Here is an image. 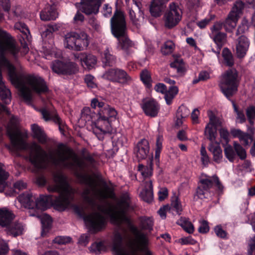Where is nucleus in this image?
Segmentation results:
<instances>
[{"instance_id": "obj_1", "label": "nucleus", "mask_w": 255, "mask_h": 255, "mask_svg": "<svg viewBox=\"0 0 255 255\" xmlns=\"http://www.w3.org/2000/svg\"><path fill=\"white\" fill-rule=\"evenodd\" d=\"M19 121L11 116L7 127L11 145L9 150L13 152L19 150H29V160L37 169L47 167L50 162L54 166L74 170L80 182L86 186L81 193L84 202L93 208H96L101 213L109 216L114 221V205L107 201L114 199V187L104 180H97L91 176L79 173L77 169L83 170L89 167H94L96 161L90 154L80 159L69 149L57 148L50 150L47 153L35 142L27 144L24 141L23 135L18 129Z\"/></svg>"}, {"instance_id": "obj_2", "label": "nucleus", "mask_w": 255, "mask_h": 255, "mask_svg": "<svg viewBox=\"0 0 255 255\" xmlns=\"http://www.w3.org/2000/svg\"><path fill=\"white\" fill-rule=\"evenodd\" d=\"M55 184L48 186L49 192H58L59 196L53 199L49 195H40L35 197L34 208L44 210L51 203L57 210H65L71 204L74 199L75 190L67 182L65 177L60 173H56L53 175Z\"/></svg>"}, {"instance_id": "obj_3", "label": "nucleus", "mask_w": 255, "mask_h": 255, "mask_svg": "<svg viewBox=\"0 0 255 255\" xmlns=\"http://www.w3.org/2000/svg\"><path fill=\"white\" fill-rule=\"evenodd\" d=\"M129 230L133 235L128 241L126 246L122 245L123 237L118 232L115 234L113 240V249L118 255H152L149 250L150 241L148 233L139 231L135 226L130 225Z\"/></svg>"}, {"instance_id": "obj_4", "label": "nucleus", "mask_w": 255, "mask_h": 255, "mask_svg": "<svg viewBox=\"0 0 255 255\" xmlns=\"http://www.w3.org/2000/svg\"><path fill=\"white\" fill-rule=\"evenodd\" d=\"M111 24L112 33L118 39L117 48L127 55L132 52L134 44L125 35L126 24L123 13L116 11L111 19Z\"/></svg>"}, {"instance_id": "obj_5", "label": "nucleus", "mask_w": 255, "mask_h": 255, "mask_svg": "<svg viewBox=\"0 0 255 255\" xmlns=\"http://www.w3.org/2000/svg\"><path fill=\"white\" fill-rule=\"evenodd\" d=\"M208 116L210 121L205 127L204 134L211 141L208 149L213 153L214 160L219 163L222 160V150L219 144L216 141V138L217 135V129L221 126V122L213 113L210 112Z\"/></svg>"}, {"instance_id": "obj_6", "label": "nucleus", "mask_w": 255, "mask_h": 255, "mask_svg": "<svg viewBox=\"0 0 255 255\" xmlns=\"http://www.w3.org/2000/svg\"><path fill=\"white\" fill-rule=\"evenodd\" d=\"M240 79L238 73L234 68L225 71L221 76L219 86L222 92L230 99L238 91Z\"/></svg>"}, {"instance_id": "obj_7", "label": "nucleus", "mask_w": 255, "mask_h": 255, "mask_svg": "<svg viewBox=\"0 0 255 255\" xmlns=\"http://www.w3.org/2000/svg\"><path fill=\"white\" fill-rule=\"evenodd\" d=\"M199 183L200 184L196 190V195L201 199L208 198L213 195V193H211L209 190L214 185H216L220 191L223 189V186L220 182L218 177L216 175L212 176L206 175L200 179Z\"/></svg>"}, {"instance_id": "obj_8", "label": "nucleus", "mask_w": 255, "mask_h": 255, "mask_svg": "<svg viewBox=\"0 0 255 255\" xmlns=\"http://www.w3.org/2000/svg\"><path fill=\"white\" fill-rule=\"evenodd\" d=\"M182 11L179 6L172 2L164 15L165 26L168 28L175 26L181 20Z\"/></svg>"}, {"instance_id": "obj_9", "label": "nucleus", "mask_w": 255, "mask_h": 255, "mask_svg": "<svg viewBox=\"0 0 255 255\" xmlns=\"http://www.w3.org/2000/svg\"><path fill=\"white\" fill-rule=\"evenodd\" d=\"M244 7V3L242 1L238 0L235 2L224 22V27L226 31H230L235 28Z\"/></svg>"}, {"instance_id": "obj_10", "label": "nucleus", "mask_w": 255, "mask_h": 255, "mask_svg": "<svg viewBox=\"0 0 255 255\" xmlns=\"http://www.w3.org/2000/svg\"><path fill=\"white\" fill-rule=\"evenodd\" d=\"M103 79L113 82H117L122 84L128 83L131 80L130 77L126 72L120 69H110L103 74Z\"/></svg>"}, {"instance_id": "obj_11", "label": "nucleus", "mask_w": 255, "mask_h": 255, "mask_svg": "<svg viewBox=\"0 0 255 255\" xmlns=\"http://www.w3.org/2000/svg\"><path fill=\"white\" fill-rule=\"evenodd\" d=\"M84 220L90 230L94 232H98L104 228L106 219L101 213L94 212L85 217Z\"/></svg>"}, {"instance_id": "obj_12", "label": "nucleus", "mask_w": 255, "mask_h": 255, "mask_svg": "<svg viewBox=\"0 0 255 255\" xmlns=\"http://www.w3.org/2000/svg\"><path fill=\"white\" fill-rule=\"evenodd\" d=\"M51 69L54 72L62 74H71L77 71V67L74 63H64L59 60L52 62Z\"/></svg>"}, {"instance_id": "obj_13", "label": "nucleus", "mask_w": 255, "mask_h": 255, "mask_svg": "<svg viewBox=\"0 0 255 255\" xmlns=\"http://www.w3.org/2000/svg\"><path fill=\"white\" fill-rule=\"evenodd\" d=\"M93 132L97 137L102 140L103 135L112 131V126L109 120L106 119H98L95 126L93 128Z\"/></svg>"}, {"instance_id": "obj_14", "label": "nucleus", "mask_w": 255, "mask_h": 255, "mask_svg": "<svg viewBox=\"0 0 255 255\" xmlns=\"http://www.w3.org/2000/svg\"><path fill=\"white\" fill-rule=\"evenodd\" d=\"M133 1L134 5L129 11V17L132 24L139 28L144 21L143 13L140 10L139 4L135 0Z\"/></svg>"}, {"instance_id": "obj_15", "label": "nucleus", "mask_w": 255, "mask_h": 255, "mask_svg": "<svg viewBox=\"0 0 255 255\" xmlns=\"http://www.w3.org/2000/svg\"><path fill=\"white\" fill-rule=\"evenodd\" d=\"M104 0H86L81 2L80 9L86 14L97 13Z\"/></svg>"}, {"instance_id": "obj_16", "label": "nucleus", "mask_w": 255, "mask_h": 255, "mask_svg": "<svg viewBox=\"0 0 255 255\" xmlns=\"http://www.w3.org/2000/svg\"><path fill=\"white\" fill-rule=\"evenodd\" d=\"M148 141L145 139L139 141L134 149V153L138 160L145 159L149 152Z\"/></svg>"}, {"instance_id": "obj_17", "label": "nucleus", "mask_w": 255, "mask_h": 255, "mask_svg": "<svg viewBox=\"0 0 255 255\" xmlns=\"http://www.w3.org/2000/svg\"><path fill=\"white\" fill-rule=\"evenodd\" d=\"M40 19L43 21L53 20L58 17L55 4L47 5L40 12Z\"/></svg>"}, {"instance_id": "obj_18", "label": "nucleus", "mask_w": 255, "mask_h": 255, "mask_svg": "<svg viewBox=\"0 0 255 255\" xmlns=\"http://www.w3.org/2000/svg\"><path fill=\"white\" fill-rule=\"evenodd\" d=\"M141 108L146 115L151 117H155L157 115L159 106L154 100L145 102L141 106Z\"/></svg>"}, {"instance_id": "obj_19", "label": "nucleus", "mask_w": 255, "mask_h": 255, "mask_svg": "<svg viewBox=\"0 0 255 255\" xmlns=\"http://www.w3.org/2000/svg\"><path fill=\"white\" fill-rule=\"evenodd\" d=\"M249 47L248 39L244 35L241 36L238 39L236 45V53L239 58L245 56Z\"/></svg>"}, {"instance_id": "obj_20", "label": "nucleus", "mask_w": 255, "mask_h": 255, "mask_svg": "<svg viewBox=\"0 0 255 255\" xmlns=\"http://www.w3.org/2000/svg\"><path fill=\"white\" fill-rule=\"evenodd\" d=\"M35 197L36 196L31 193L26 192L20 194L17 197V200L24 207L33 209L35 205Z\"/></svg>"}, {"instance_id": "obj_21", "label": "nucleus", "mask_w": 255, "mask_h": 255, "mask_svg": "<svg viewBox=\"0 0 255 255\" xmlns=\"http://www.w3.org/2000/svg\"><path fill=\"white\" fill-rule=\"evenodd\" d=\"M168 0H153L150 7V12L154 17L160 16L164 9L165 4Z\"/></svg>"}, {"instance_id": "obj_22", "label": "nucleus", "mask_w": 255, "mask_h": 255, "mask_svg": "<svg viewBox=\"0 0 255 255\" xmlns=\"http://www.w3.org/2000/svg\"><path fill=\"white\" fill-rule=\"evenodd\" d=\"M31 128L33 137L37 139L40 143H45L47 141V136L44 130L35 124L31 125Z\"/></svg>"}, {"instance_id": "obj_23", "label": "nucleus", "mask_w": 255, "mask_h": 255, "mask_svg": "<svg viewBox=\"0 0 255 255\" xmlns=\"http://www.w3.org/2000/svg\"><path fill=\"white\" fill-rule=\"evenodd\" d=\"M144 188L140 193L141 198L146 202H150L153 199V186L151 180H148L144 182Z\"/></svg>"}, {"instance_id": "obj_24", "label": "nucleus", "mask_w": 255, "mask_h": 255, "mask_svg": "<svg viewBox=\"0 0 255 255\" xmlns=\"http://www.w3.org/2000/svg\"><path fill=\"white\" fill-rule=\"evenodd\" d=\"M14 218L13 214L8 210L3 208L0 209V225L7 227L9 225Z\"/></svg>"}, {"instance_id": "obj_25", "label": "nucleus", "mask_w": 255, "mask_h": 255, "mask_svg": "<svg viewBox=\"0 0 255 255\" xmlns=\"http://www.w3.org/2000/svg\"><path fill=\"white\" fill-rule=\"evenodd\" d=\"M153 159H150L147 165L139 164L138 170L140 172L143 178L145 180L150 177L153 173Z\"/></svg>"}, {"instance_id": "obj_26", "label": "nucleus", "mask_w": 255, "mask_h": 255, "mask_svg": "<svg viewBox=\"0 0 255 255\" xmlns=\"http://www.w3.org/2000/svg\"><path fill=\"white\" fill-rule=\"evenodd\" d=\"M77 58H80L82 64L84 63L89 69L94 67L97 63L96 57L90 54L80 53Z\"/></svg>"}, {"instance_id": "obj_27", "label": "nucleus", "mask_w": 255, "mask_h": 255, "mask_svg": "<svg viewBox=\"0 0 255 255\" xmlns=\"http://www.w3.org/2000/svg\"><path fill=\"white\" fill-rule=\"evenodd\" d=\"M41 114L43 116V119L45 121H48L49 120H53L55 123H57L59 125V130L61 132H63L64 123L60 119V118L56 115L55 116L51 115L49 112L46 109H42L41 111Z\"/></svg>"}, {"instance_id": "obj_28", "label": "nucleus", "mask_w": 255, "mask_h": 255, "mask_svg": "<svg viewBox=\"0 0 255 255\" xmlns=\"http://www.w3.org/2000/svg\"><path fill=\"white\" fill-rule=\"evenodd\" d=\"M170 66L172 68L176 70L179 76H182L185 73V64L183 59L180 57L175 58L174 61L170 64Z\"/></svg>"}, {"instance_id": "obj_29", "label": "nucleus", "mask_w": 255, "mask_h": 255, "mask_svg": "<svg viewBox=\"0 0 255 255\" xmlns=\"http://www.w3.org/2000/svg\"><path fill=\"white\" fill-rule=\"evenodd\" d=\"M82 38L80 37L79 35H78V37L75 42V44L73 47V50L76 51H82L86 48L89 45V41L87 39V35L84 34L82 35Z\"/></svg>"}, {"instance_id": "obj_30", "label": "nucleus", "mask_w": 255, "mask_h": 255, "mask_svg": "<svg viewBox=\"0 0 255 255\" xmlns=\"http://www.w3.org/2000/svg\"><path fill=\"white\" fill-rule=\"evenodd\" d=\"M7 234L13 237L21 235L24 230V226L19 222H14L8 228Z\"/></svg>"}, {"instance_id": "obj_31", "label": "nucleus", "mask_w": 255, "mask_h": 255, "mask_svg": "<svg viewBox=\"0 0 255 255\" xmlns=\"http://www.w3.org/2000/svg\"><path fill=\"white\" fill-rule=\"evenodd\" d=\"M210 37L220 49L226 43L227 40V34L224 32H214L213 34H210Z\"/></svg>"}, {"instance_id": "obj_32", "label": "nucleus", "mask_w": 255, "mask_h": 255, "mask_svg": "<svg viewBox=\"0 0 255 255\" xmlns=\"http://www.w3.org/2000/svg\"><path fill=\"white\" fill-rule=\"evenodd\" d=\"M78 33L74 32L67 33L65 35V47L69 49L73 50L75 42L77 39V37H78Z\"/></svg>"}, {"instance_id": "obj_33", "label": "nucleus", "mask_w": 255, "mask_h": 255, "mask_svg": "<svg viewBox=\"0 0 255 255\" xmlns=\"http://www.w3.org/2000/svg\"><path fill=\"white\" fill-rule=\"evenodd\" d=\"M41 222L42 226V235L43 236L44 233L48 232L50 228L52 220L51 217L47 214H43L40 216Z\"/></svg>"}, {"instance_id": "obj_34", "label": "nucleus", "mask_w": 255, "mask_h": 255, "mask_svg": "<svg viewBox=\"0 0 255 255\" xmlns=\"http://www.w3.org/2000/svg\"><path fill=\"white\" fill-rule=\"evenodd\" d=\"M178 92V89L176 86H171L168 91L164 93V99L167 105H170L172 100Z\"/></svg>"}, {"instance_id": "obj_35", "label": "nucleus", "mask_w": 255, "mask_h": 255, "mask_svg": "<svg viewBox=\"0 0 255 255\" xmlns=\"http://www.w3.org/2000/svg\"><path fill=\"white\" fill-rule=\"evenodd\" d=\"M9 176V174L5 171L4 166L0 163V192L3 191L6 186L5 180Z\"/></svg>"}, {"instance_id": "obj_36", "label": "nucleus", "mask_w": 255, "mask_h": 255, "mask_svg": "<svg viewBox=\"0 0 255 255\" xmlns=\"http://www.w3.org/2000/svg\"><path fill=\"white\" fill-rule=\"evenodd\" d=\"M140 77L141 80L147 87L150 88L151 86L152 80L151 75L147 70H143L140 74Z\"/></svg>"}, {"instance_id": "obj_37", "label": "nucleus", "mask_w": 255, "mask_h": 255, "mask_svg": "<svg viewBox=\"0 0 255 255\" xmlns=\"http://www.w3.org/2000/svg\"><path fill=\"white\" fill-rule=\"evenodd\" d=\"M95 116V112H92L89 107H85L82 111L81 118L86 122L92 121Z\"/></svg>"}, {"instance_id": "obj_38", "label": "nucleus", "mask_w": 255, "mask_h": 255, "mask_svg": "<svg viewBox=\"0 0 255 255\" xmlns=\"http://www.w3.org/2000/svg\"><path fill=\"white\" fill-rule=\"evenodd\" d=\"M153 222L150 218H143L141 220L140 227L141 229L148 230L149 232L153 229Z\"/></svg>"}, {"instance_id": "obj_39", "label": "nucleus", "mask_w": 255, "mask_h": 255, "mask_svg": "<svg viewBox=\"0 0 255 255\" xmlns=\"http://www.w3.org/2000/svg\"><path fill=\"white\" fill-rule=\"evenodd\" d=\"M234 149L237 154L241 160H244L247 157V153L246 150L236 141L234 142L233 144Z\"/></svg>"}, {"instance_id": "obj_40", "label": "nucleus", "mask_w": 255, "mask_h": 255, "mask_svg": "<svg viewBox=\"0 0 255 255\" xmlns=\"http://www.w3.org/2000/svg\"><path fill=\"white\" fill-rule=\"evenodd\" d=\"M174 48V44L172 41H167L161 48V52L165 55L170 54L173 51Z\"/></svg>"}, {"instance_id": "obj_41", "label": "nucleus", "mask_w": 255, "mask_h": 255, "mask_svg": "<svg viewBox=\"0 0 255 255\" xmlns=\"http://www.w3.org/2000/svg\"><path fill=\"white\" fill-rule=\"evenodd\" d=\"M224 152L226 158L230 162H233L236 155L234 148L231 145H227L224 149Z\"/></svg>"}, {"instance_id": "obj_42", "label": "nucleus", "mask_w": 255, "mask_h": 255, "mask_svg": "<svg viewBox=\"0 0 255 255\" xmlns=\"http://www.w3.org/2000/svg\"><path fill=\"white\" fill-rule=\"evenodd\" d=\"M104 56L105 59V62L106 65L112 66L115 64L116 57L111 54L109 48L106 49L104 51Z\"/></svg>"}, {"instance_id": "obj_43", "label": "nucleus", "mask_w": 255, "mask_h": 255, "mask_svg": "<svg viewBox=\"0 0 255 255\" xmlns=\"http://www.w3.org/2000/svg\"><path fill=\"white\" fill-rule=\"evenodd\" d=\"M223 56L224 61L227 66L231 67L234 65V62L233 56L228 50L224 49Z\"/></svg>"}, {"instance_id": "obj_44", "label": "nucleus", "mask_w": 255, "mask_h": 255, "mask_svg": "<svg viewBox=\"0 0 255 255\" xmlns=\"http://www.w3.org/2000/svg\"><path fill=\"white\" fill-rule=\"evenodd\" d=\"M234 111L237 114V119L239 120L240 123H243L246 121V117L243 110H239L238 107L233 101H232Z\"/></svg>"}, {"instance_id": "obj_45", "label": "nucleus", "mask_w": 255, "mask_h": 255, "mask_svg": "<svg viewBox=\"0 0 255 255\" xmlns=\"http://www.w3.org/2000/svg\"><path fill=\"white\" fill-rule=\"evenodd\" d=\"M246 115L250 124L253 125L254 124L253 120L255 119V107L251 106L247 108Z\"/></svg>"}, {"instance_id": "obj_46", "label": "nucleus", "mask_w": 255, "mask_h": 255, "mask_svg": "<svg viewBox=\"0 0 255 255\" xmlns=\"http://www.w3.org/2000/svg\"><path fill=\"white\" fill-rule=\"evenodd\" d=\"M200 154L201 155V161L202 163L205 165H208L209 162V158L204 145H202L201 146Z\"/></svg>"}, {"instance_id": "obj_47", "label": "nucleus", "mask_w": 255, "mask_h": 255, "mask_svg": "<svg viewBox=\"0 0 255 255\" xmlns=\"http://www.w3.org/2000/svg\"><path fill=\"white\" fill-rule=\"evenodd\" d=\"M239 140L244 146H248L252 142L253 138L249 134L244 132Z\"/></svg>"}, {"instance_id": "obj_48", "label": "nucleus", "mask_w": 255, "mask_h": 255, "mask_svg": "<svg viewBox=\"0 0 255 255\" xmlns=\"http://www.w3.org/2000/svg\"><path fill=\"white\" fill-rule=\"evenodd\" d=\"M176 114L178 117L185 119L189 115L190 111L187 107L181 106L178 108Z\"/></svg>"}, {"instance_id": "obj_49", "label": "nucleus", "mask_w": 255, "mask_h": 255, "mask_svg": "<svg viewBox=\"0 0 255 255\" xmlns=\"http://www.w3.org/2000/svg\"><path fill=\"white\" fill-rule=\"evenodd\" d=\"M104 247L102 243H96L93 244L90 248V251L95 253L96 254H99L104 249Z\"/></svg>"}, {"instance_id": "obj_50", "label": "nucleus", "mask_w": 255, "mask_h": 255, "mask_svg": "<svg viewBox=\"0 0 255 255\" xmlns=\"http://www.w3.org/2000/svg\"><path fill=\"white\" fill-rule=\"evenodd\" d=\"M172 207L175 209L176 213L180 215L182 210V206L177 197H175L171 203Z\"/></svg>"}, {"instance_id": "obj_51", "label": "nucleus", "mask_w": 255, "mask_h": 255, "mask_svg": "<svg viewBox=\"0 0 255 255\" xmlns=\"http://www.w3.org/2000/svg\"><path fill=\"white\" fill-rule=\"evenodd\" d=\"M85 82L87 86L90 88H94L97 87L94 77L91 75H87L85 77Z\"/></svg>"}, {"instance_id": "obj_52", "label": "nucleus", "mask_w": 255, "mask_h": 255, "mask_svg": "<svg viewBox=\"0 0 255 255\" xmlns=\"http://www.w3.org/2000/svg\"><path fill=\"white\" fill-rule=\"evenodd\" d=\"M71 238L69 237L59 236L55 238L53 240L55 243L59 245L66 244L71 242Z\"/></svg>"}, {"instance_id": "obj_53", "label": "nucleus", "mask_w": 255, "mask_h": 255, "mask_svg": "<svg viewBox=\"0 0 255 255\" xmlns=\"http://www.w3.org/2000/svg\"><path fill=\"white\" fill-rule=\"evenodd\" d=\"M107 104H104V106L103 107H101L98 111V119H106V120H108V109L107 107H106Z\"/></svg>"}, {"instance_id": "obj_54", "label": "nucleus", "mask_w": 255, "mask_h": 255, "mask_svg": "<svg viewBox=\"0 0 255 255\" xmlns=\"http://www.w3.org/2000/svg\"><path fill=\"white\" fill-rule=\"evenodd\" d=\"M14 27L16 29L24 33L25 35H27V33H29L28 29L24 23L21 22H17L15 24Z\"/></svg>"}, {"instance_id": "obj_55", "label": "nucleus", "mask_w": 255, "mask_h": 255, "mask_svg": "<svg viewBox=\"0 0 255 255\" xmlns=\"http://www.w3.org/2000/svg\"><path fill=\"white\" fill-rule=\"evenodd\" d=\"M200 226L198 228V231L201 233H206L209 231V227L208 222L205 220L200 221Z\"/></svg>"}, {"instance_id": "obj_56", "label": "nucleus", "mask_w": 255, "mask_h": 255, "mask_svg": "<svg viewBox=\"0 0 255 255\" xmlns=\"http://www.w3.org/2000/svg\"><path fill=\"white\" fill-rule=\"evenodd\" d=\"M8 251L7 244L3 240H0V255H6Z\"/></svg>"}, {"instance_id": "obj_57", "label": "nucleus", "mask_w": 255, "mask_h": 255, "mask_svg": "<svg viewBox=\"0 0 255 255\" xmlns=\"http://www.w3.org/2000/svg\"><path fill=\"white\" fill-rule=\"evenodd\" d=\"M162 139L161 137L158 136L156 139V149H155V157L156 158H158L159 157L160 150L162 148Z\"/></svg>"}, {"instance_id": "obj_58", "label": "nucleus", "mask_w": 255, "mask_h": 255, "mask_svg": "<svg viewBox=\"0 0 255 255\" xmlns=\"http://www.w3.org/2000/svg\"><path fill=\"white\" fill-rule=\"evenodd\" d=\"M26 183L22 180L17 181L13 184V187L15 191L16 190L20 191L21 190L24 189L26 188Z\"/></svg>"}, {"instance_id": "obj_59", "label": "nucleus", "mask_w": 255, "mask_h": 255, "mask_svg": "<svg viewBox=\"0 0 255 255\" xmlns=\"http://www.w3.org/2000/svg\"><path fill=\"white\" fill-rule=\"evenodd\" d=\"M224 27V23L217 22L211 28V33L210 34H213V33H221V30Z\"/></svg>"}, {"instance_id": "obj_60", "label": "nucleus", "mask_w": 255, "mask_h": 255, "mask_svg": "<svg viewBox=\"0 0 255 255\" xmlns=\"http://www.w3.org/2000/svg\"><path fill=\"white\" fill-rule=\"evenodd\" d=\"M158 200L160 201L164 200L168 196V190L166 188H162L158 193Z\"/></svg>"}, {"instance_id": "obj_61", "label": "nucleus", "mask_w": 255, "mask_h": 255, "mask_svg": "<svg viewBox=\"0 0 255 255\" xmlns=\"http://www.w3.org/2000/svg\"><path fill=\"white\" fill-rule=\"evenodd\" d=\"M214 231L218 237L222 238H224L226 237V232L222 229L220 226H216L214 229Z\"/></svg>"}, {"instance_id": "obj_62", "label": "nucleus", "mask_w": 255, "mask_h": 255, "mask_svg": "<svg viewBox=\"0 0 255 255\" xmlns=\"http://www.w3.org/2000/svg\"><path fill=\"white\" fill-rule=\"evenodd\" d=\"M89 237L88 234H85L82 235L79 238L78 243L82 245L85 246L89 242Z\"/></svg>"}, {"instance_id": "obj_63", "label": "nucleus", "mask_w": 255, "mask_h": 255, "mask_svg": "<svg viewBox=\"0 0 255 255\" xmlns=\"http://www.w3.org/2000/svg\"><path fill=\"white\" fill-rule=\"evenodd\" d=\"M103 13L105 17L110 16L112 13V8L108 4H105L103 6Z\"/></svg>"}, {"instance_id": "obj_64", "label": "nucleus", "mask_w": 255, "mask_h": 255, "mask_svg": "<svg viewBox=\"0 0 255 255\" xmlns=\"http://www.w3.org/2000/svg\"><path fill=\"white\" fill-rule=\"evenodd\" d=\"M155 90L157 92H160L162 94H164L166 91V86L162 83H158L154 87Z\"/></svg>"}]
</instances>
